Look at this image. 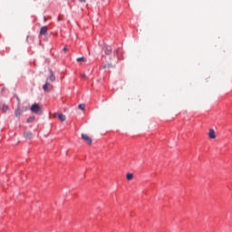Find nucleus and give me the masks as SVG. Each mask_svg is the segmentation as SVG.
I'll return each instance as SVG.
<instances>
[{"mask_svg":"<svg viewBox=\"0 0 232 232\" xmlns=\"http://www.w3.org/2000/svg\"><path fill=\"white\" fill-rule=\"evenodd\" d=\"M103 50H104L105 55H110L112 52L111 46L110 45H104Z\"/></svg>","mask_w":232,"mask_h":232,"instance_id":"3","label":"nucleus"},{"mask_svg":"<svg viewBox=\"0 0 232 232\" xmlns=\"http://www.w3.org/2000/svg\"><path fill=\"white\" fill-rule=\"evenodd\" d=\"M1 110L4 113H6V111H8V105L6 104L2 105Z\"/></svg>","mask_w":232,"mask_h":232,"instance_id":"12","label":"nucleus"},{"mask_svg":"<svg viewBox=\"0 0 232 232\" xmlns=\"http://www.w3.org/2000/svg\"><path fill=\"white\" fill-rule=\"evenodd\" d=\"M86 0H79L80 3H84Z\"/></svg>","mask_w":232,"mask_h":232,"instance_id":"19","label":"nucleus"},{"mask_svg":"<svg viewBox=\"0 0 232 232\" xmlns=\"http://www.w3.org/2000/svg\"><path fill=\"white\" fill-rule=\"evenodd\" d=\"M78 108H79V110L84 111V108H86V105L81 103V104H79Z\"/></svg>","mask_w":232,"mask_h":232,"instance_id":"15","label":"nucleus"},{"mask_svg":"<svg viewBox=\"0 0 232 232\" xmlns=\"http://www.w3.org/2000/svg\"><path fill=\"white\" fill-rule=\"evenodd\" d=\"M76 61L77 63H86V57H79Z\"/></svg>","mask_w":232,"mask_h":232,"instance_id":"13","label":"nucleus"},{"mask_svg":"<svg viewBox=\"0 0 232 232\" xmlns=\"http://www.w3.org/2000/svg\"><path fill=\"white\" fill-rule=\"evenodd\" d=\"M31 111L33 113H39L41 111V106L38 103H34L31 106Z\"/></svg>","mask_w":232,"mask_h":232,"instance_id":"1","label":"nucleus"},{"mask_svg":"<svg viewBox=\"0 0 232 232\" xmlns=\"http://www.w3.org/2000/svg\"><path fill=\"white\" fill-rule=\"evenodd\" d=\"M48 32V27L46 25L43 26L40 29V35H45V34Z\"/></svg>","mask_w":232,"mask_h":232,"instance_id":"9","label":"nucleus"},{"mask_svg":"<svg viewBox=\"0 0 232 232\" xmlns=\"http://www.w3.org/2000/svg\"><path fill=\"white\" fill-rule=\"evenodd\" d=\"M82 140H84V142H86L87 144H92V138H90L88 135L86 134H82Z\"/></svg>","mask_w":232,"mask_h":232,"instance_id":"2","label":"nucleus"},{"mask_svg":"<svg viewBox=\"0 0 232 232\" xmlns=\"http://www.w3.org/2000/svg\"><path fill=\"white\" fill-rule=\"evenodd\" d=\"M50 88H52V84H50V82H46L45 84H44L43 86V90L44 92H45V93H48L50 92Z\"/></svg>","mask_w":232,"mask_h":232,"instance_id":"4","label":"nucleus"},{"mask_svg":"<svg viewBox=\"0 0 232 232\" xmlns=\"http://www.w3.org/2000/svg\"><path fill=\"white\" fill-rule=\"evenodd\" d=\"M113 55L115 57H117V55H119V49H116V50L113 51Z\"/></svg>","mask_w":232,"mask_h":232,"instance_id":"16","label":"nucleus"},{"mask_svg":"<svg viewBox=\"0 0 232 232\" xmlns=\"http://www.w3.org/2000/svg\"><path fill=\"white\" fill-rule=\"evenodd\" d=\"M209 139H217V135L215 134V130L210 129L208 132Z\"/></svg>","mask_w":232,"mask_h":232,"instance_id":"8","label":"nucleus"},{"mask_svg":"<svg viewBox=\"0 0 232 232\" xmlns=\"http://www.w3.org/2000/svg\"><path fill=\"white\" fill-rule=\"evenodd\" d=\"M64 51H66V48H63Z\"/></svg>","mask_w":232,"mask_h":232,"instance_id":"20","label":"nucleus"},{"mask_svg":"<svg viewBox=\"0 0 232 232\" xmlns=\"http://www.w3.org/2000/svg\"><path fill=\"white\" fill-rule=\"evenodd\" d=\"M126 178H127V180H132L133 179V174L132 173H128Z\"/></svg>","mask_w":232,"mask_h":232,"instance_id":"14","label":"nucleus"},{"mask_svg":"<svg viewBox=\"0 0 232 232\" xmlns=\"http://www.w3.org/2000/svg\"><path fill=\"white\" fill-rule=\"evenodd\" d=\"M57 116V113H54V117ZM58 119L64 122L66 121V116L63 113L58 114Z\"/></svg>","mask_w":232,"mask_h":232,"instance_id":"7","label":"nucleus"},{"mask_svg":"<svg viewBox=\"0 0 232 232\" xmlns=\"http://www.w3.org/2000/svg\"><path fill=\"white\" fill-rule=\"evenodd\" d=\"M34 121H35V116H31V117H29V118L26 120V122H27L28 124H30V123L34 122Z\"/></svg>","mask_w":232,"mask_h":232,"instance_id":"11","label":"nucleus"},{"mask_svg":"<svg viewBox=\"0 0 232 232\" xmlns=\"http://www.w3.org/2000/svg\"><path fill=\"white\" fill-rule=\"evenodd\" d=\"M111 64H108V65H106V64H105V65H103V66H102V68H103V69L111 68Z\"/></svg>","mask_w":232,"mask_h":232,"instance_id":"18","label":"nucleus"},{"mask_svg":"<svg viewBox=\"0 0 232 232\" xmlns=\"http://www.w3.org/2000/svg\"><path fill=\"white\" fill-rule=\"evenodd\" d=\"M23 111H21V107L18 105L14 111V116L17 117V119H19Z\"/></svg>","mask_w":232,"mask_h":232,"instance_id":"5","label":"nucleus"},{"mask_svg":"<svg viewBox=\"0 0 232 232\" xmlns=\"http://www.w3.org/2000/svg\"><path fill=\"white\" fill-rule=\"evenodd\" d=\"M50 81L51 82H53L55 81V75L53 74V72L51 71L50 76L47 78L46 82H48Z\"/></svg>","mask_w":232,"mask_h":232,"instance_id":"10","label":"nucleus"},{"mask_svg":"<svg viewBox=\"0 0 232 232\" xmlns=\"http://www.w3.org/2000/svg\"><path fill=\"white\" fill-rule=\"evenodd\" d=\"M24 139H26L28 140H31V139H34V136H33L32 132H30V131L24 132Z\"/></svg>","mask_w":232,"mask_h":232,"instance_id":"6","label":"nucleus"},{"mask_svg":"<svg viewBox=\"0 0 232 232\" xmlns=\"http://www.w3.org/2000/svg\"><path fill=\"white\" fill-rule=\"evenodd\" d=\"M14 97H15V99H16V101L18 102V106H19V104H21V99L17 95H15Z\"/></svg>","mask_w":232,"mask_h":232,"instance_id":"17","label":"nucleus"}]
</instances>
